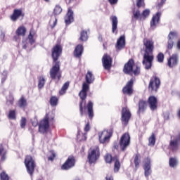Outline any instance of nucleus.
<instances>
[{
	"label": "nucleus",
	"mask_w": 180,
	"mask_h": 180,
	"mask_svg": "<svg viewBox=\"0 0 180 180\" xmlns=\"http://www.w3.org/2000/svg\"><path fill=\"white\" fill-rule=\"evenodd\" d=\"M150 15V11L148 9H146L143 11L141 16H142V20H144L147 16Z\"/></svg>",
	"instance_id": "42"
},
{
	"label": "nucleus",
	"mask_w": 180,
	"mask_h": 180,
	"mask_svg": "<svg viewBox=\"0 0 180 180\" xmlns=\"http://www.w3.org/2000/svg\"><path fill=\"white\" fill-rule=\"evenodd\" d=\"M74 167H75V158L74 156H69L61 168L65 171H68V169H71Z\"/></svg>",
	"instance_id": "11"
},
{
	"label": "nucleus",
	"mask_w": 180,
	"mask_h": 180,
	"mask_svg": "<svg viewBox=\"0 0 180 180\" xmlns=\"http://www.w3.org/2000/svg\"><path fill=\"white\" fill-rule=\"evenodd\" d=\"M158 63H164V53H159L157 56Z\"/></svg>",
	"instance_id": "45"
},
{
	"label": "nucleus",
	"mask_w": 180,
	"mask_h": 180,
	"mask_svg": "<svg viewBox=\"0 0 180 180\" xmlns=\"http://www.w3.org/2000/svg\"><path fill=\"white\" fill-rule=\"evenodd\" d=\"M123 71L124 74H133L134 75H140V67L137 65H134V60L133 59H130L124 66Z\"/></svg>",
	"instance_id": "2"
},
{
	"label": "nucleus",
	"mask_w": 180,
	"mask_h": 180,
	"mask_svg": "<svg viewBox=\"0 0 180 180\" xmlns=\"http://www.w3.org/2000/svg\"><path fill=\"white\" fill-rule=\"evenodd\" d=\"M82 53H84V46L82 44L77 45L74 51L75 57L77 58H81Z\"/></svg>",
	"instance_id": "22"
},
{
	"label": "nucleus",
	"mask_w": 180,
	"mask_h": 180,
	"mask_svg": "<svg viewBox=\"0 0 180 180\" xmlns=\"http://www.w3.org/2000/svg\"><path fill=\"white\" fill-rule=\"evenodd\" d=\"M10 120H16V110H11L8 115Z\"/></svg>",
	"instance_id": "32"
},
{
	"label": "nucleus",
	"mask_w": 180,
	"mask_h": 180,
	"mask_svg": "<svg viewBox=\"0 0 180 180\" xmlns=\"http://www.w3.org/2000/svg\"><path fill=\"white\" fill-rule=\"evenodd\" d=\"M143 169L146 178H148V176L153 174V171L151 170V159H150V158H147L145 160Z\"/></svg>",
	"instance_id": "12"
},
{
	"label": "nucleus",
	"mask_w": 180,
	"mask_h": 180,
	"mask_svg": "<svg viewBox=\"0 0 180 180\" xmlns=\"http://www.w3.org/2000/svg\"><path fill=\"white\" fill-rule=\"evenodd\" d=\"M51 156H49L48 158V160L49 161H53V160H54V158H56V153H54L53 151H51Z\"/></svg>",
	"instance_id": "53"
},
{
	"label": "nucleus",
	"mask_w": 180,
	"mask_h": 180,
	"mask_svg": "<svg viewBox=\"0 0 180 180\" xmlns=\"http://www.w3.org/2000/svg\"><path fill=\"white\" fill-rule=\"evenodd\" d=\"M112 23H117V17L116 16H112L110 18Z\"/></svg>",
	"instance_id": "54"
},
{
	"label": "nucleus",
	"mask_w": 180,
	"mask_h": 180,
	"mask_svg": "<svg viewBox=\"0 0 180 180\" xmlns=\"http://www.w3.org/2000/svg\"><path fill=\"white\" fill-rule=\"evenodd\" d=\"M160 16H161V13H157L155 15H153L152 18L153 23H158V22H160Z\"/></svg>",
	"instance_id": "38"
},
{
	"label": "nucleus",
	"mask_w": 180,
	"mask_h": 180,
	"mask_svg": "<svg viewBox=\"0 0 180 180\" xmlns=\"http://www.w3.org/2000/svg\"><path fill=\"white\" fill-rule=\"evenodd\" d=\"M85 79L86 84H93L94 81H95V76H94L92 72L89 70L86 75Z\"/></svg>",
	"instance_id": "25"
},
{
	"label": "nucleus",
	"mask_w": 180,
	"mask_h": 180,
	"mask_svg": "<svg viewBox=\"0 0 180 180\" xmlns=\"http://www.w3.org/2000/svg\"><path fill=\"white\" fill-rule=\"evenodd\" d=\"M5 152V149H4V146H2V144H0V155L1 154H4Z\"/></svg>",
	"instance_id": "55"
},
{
	"label": "nucleus",
	"mask_w": 180,
	"mask_h": 180,
	"mask_svg": "<svg viewBox=\"0 0 180 180\" xmlns=\"http://www.w3.org/2000/svg\"><path fill=\"white\" fill-rule=\"evenodd\" d=\"M105 179L106 180H113V176L108 175V176H106Z\"/></svg>",
	"instance_id": "62"
},
{
	"label": "nucleus",
	"mask_w": 180,
	"mask_h": 180,
	"mask_svg": "<svg viewBox=\"0 0 180 180\" xmlns=\"http://www.w3.org/2000/svg\"><path fill=\"white\" fill-rule=\"evenodd\" d=\"M102 61L105 70H110L112 67V58L108 55H104Z\"/></svg>",
	"instance_id": "18"
},
{
	"label": "nucleus",
	"mask_w": 180,
	"mask_h": 180,
	"mask_svg": "<svg viewBox=\"0 0 180 180\" xmlns=\"http://www.w3.org/2000/svg\"><path fill=\"white\" fill-rule=\"evenodd\" d=\"M18 105L22 109H25V108L27 106V101L25 99V97L22 96L19 99Z\"/></svg>",
	"instance_id": "29"
},
{
	"label": "nucleus",
	"mask_w": 180,
	"mask_h": 180,
	"mask_svg": "<svg viewBox=\"0 0 180 180\" xmlns=\"http://www.w3.org/2000/svg\"><path fill=\"white\" fill-rule=\"evenodd\" d=\"M46 84V79L43 76L39 77V83H38V88L39 89H41L43 86H44Z\"/></svg>",
	"instance_id": "35"
},
{
	"label": "nucleus",
	"mask_w": 180,
	"mask_h": 180,
	"mask_svg": "<svg viewBox=\"0 0 180 180\" xmlns=\"http://www.w3.org/2000/svg\"><path fill=\"white\" fill-rule=\"evenodd\" d=\"M131 117V114L130 111L127 108H123L122 110V120L125 122V124L129 123V120H130V117Z\"/></svg>",
	"instance_id": "17"
},
{
	"label": "nucleus",
	"mask_w": 180,
	"mask_h": 180,
	"mask_svg": "<svg viewBox=\"0 0 180 180\" xmlns=\"http://www.w3.org/2000/svg\"><path fill=\"white\" fill-rule=\"evenodd\" d=\"M15 99L13 98V96L10 95L8 96V97L7 98V105H13V102H14Z\"/></svg>",
	"instance_id": "43"
},
{
	"label": "nucleus",
	"mask_w": 180,
	"mask_h": 180,
	"mask_svg": "<svg viewBox=\"0 0 180 180\" xmlns=\"http://www.w3.org/2000/svg\"><path fill=\"white\" fill-rule=\"evenodd\" d=\"M148 103L150 110H157V108L158 106V101L157 100V97L150 96L148 99Z\"/></svg>",
	"instance_id": "15"
},
{
	"label": "nucleus",
	"mask_w": 180,
	"mask_h": 180,
	"mask_svg": "<svg viewBox=\"0 0 180 180\" xmlns=\"http://www.w3.org/2000/svg\"><path fill=\"white\" fill-rule=\"evenodd\" d=\"M130 146V135L127 133L124 134L120 141V147L122 151H125L126 148Z\"/></svg>",
	"instance_id": "10"
},
{
	"label": "nucleus",
	"mask_w": 180,
	"mask_h": 180,
	"mask_svg": "<svg viewBox=\"0 0 180 180\" xmlns=\"http://www.w3.org/2000/svg\"><path fill=\"white\" fill-rule=\"evenodd\" d=\"M160 85L161 81L160 80V78L157 76H153L149 82L148 89L152 92H157L160 89Z\"/></svg>",
	"instance_id": "9"
},
{
	"label": "nucleus",
	"mask_w": 180,
	"mask_h": 180,
	"mask_svg": "<svg viewBox=\"0 0 180 180\" xmlns=\"http://www.w3.org/2000/svg\"><path fill=\"white\" fill-rule=\"evenodd\" d=\"M134 82V79H131L130 81H129L126 86L122 89L123 94L126 95H131L133 94V84Z\"/></svg>",
	"instance_id": "14"
},
{
	"label": "nucleus",
	"mask_w": 180,
	"mask_h": 180,
	"mask_svg": "<svg viewBox=\"0 0 180 180\" xmlns=\"http://www.w3.org/2000/svg\"><path fill=\"white\" fill-rule=\"evenodd\" d=\"M136 6H138V8H141V6H144V0H137Z\"/></svg>",
	"instance_id": "51"
},
{
	"label": "nucleus",
	"mask_w": 180,
	"mask_h": 180,
	"mask_svg": "<svg viewBox=\"0 0 180 180\" xmlns=\"http://www.w3.org/2000/svg\"><path fill=\"white\" fill-rule=\"evenodd\" d=\"M178 37L176 32H170L168 34L167 49L171 50L174 47V40Z\"/></svg>",
	"instance_id": "13"
},
{
	"label": "nucleus",
	"mask_w": 180,
	"mask_h": 180,
	"mask_svg": "<svg viewBox=\"0 0 180 180\" xmlns=\"http://www.w3.org/2000/svg\"><path fill=\"white\" fill-rule=\"evenodd\" d=\"M79 40L82 41H86V40H88V33L86 31H82L81 32Z\"/></svg>",
	"instance_id": "36"
},
{
	"label": "nucleus",
	"mask_w": 180,
	"mask_h": 180,
	"mask_svg": "<svg viewBox=\"0 0 180 180\" xmlns=\"http://www.w3.org/2000/svg\"><path fill=\"white\" fill-rule=\"evenodd\" d=\"M26 123H27L26 117H22L20 120L21 129H25V127H26Z\"/></svg>",
	"instance_id": "48"
},
{
	"label": "nucleus",
	"mask_w": 180,
	"mask_h": 180,
	"mask_svg": "<svg viewBox=\"0 0 180 180\" xmlns=\"http://www.w3.org/2000/svg\"><path fill=\"white\" fill-rule=\"evenodd\" d=\"M178 64V55L174 54L172 55L169 59L167 60V65L170 68H172L175 67Z\"/></svg>",
	"instance_id": "20"
},
{
	"label": "nucleus",
	"mask_w": 180,
	"mask_h": 180,
	"mask_svg": "<svg viewBox=\"0 0 180 180\" xmlns=\"http://www.w3.org/2000/svg\"><path fill=\"white\" fill-rule=\"evenodd\" d=\"M0 37H1V40H4V39H5V33L1 32Z\"/></svg>",
	"instance_id": "63"
},
{
	"label": "nucleus",
	"mask_w": 180,
	"mask_h": 180,
	"mask_svg": "<svg viewBox=\"0 0 180 180\" xmlns=\"http://www.w3.org/2000/svg\"><path fill=\"white\" fill-rule=\"evenodd\" d=\"M113 134V129L104 130L101 132H98V139L101 144H106L112 137Z\"/></svg>",
	"instance_id": "5"
},
{
	"label": "nucleus",
	"mask_w": 180,
	"mask_h": 180,
	"mask_svg": "<svg viewBox=\"0 0 180 180\" xmlns=\"http://www.w3.org/2000/svg\"><path fill=\"white\" fill-rule=\"evenodd\" d=\"M82 91H83V92H88V91H89V84L86 82L83 83Z\"/></svg>",
	"instance_id": "46"
},
{
	"label": "nucleus",
	"mask_w": 180,
	"mask_h": 180,
	"mask_svg": "<svg viewBox=\"0 0 180 180\" xmlns=\"http://www.w3.org/2000/svg\"><path fill=\"white\" fill-rule=\"evenodd\" d=\"M177 47H178L179 50H180V40H179L177 42Z\"/></svg>",
	"instance_id": "64"
},
{
	"label": "nucleus",
	"mask_w": 180,
	"mask_h": 180,
	"mask_svg": "<svg viewBox=\"0 0 180 180\" xmlns=\"http://www.w3.org/2000/svg\"><path fill=\"white\" fill-rule=\"evenodd\" d=\"M126 44V39L124 36H121L117 41V44L115 46L117 50H122L124 49V46Z\"/></svg>",
	"instance_id": "21"
},
{
	"label": "nucleus",
	"mask_w": 180,
	"mask_h": 180,
	"mask_svg": "<svg viewBox=\"0 0 180 180\" xmlns=\"http://www.w3.org/2000/svg\"><path fill=\"white\" fill-rule=\"evenodd\" d=\"M35 34H36V32H34V30L32 28L28 35V41L30 44H33L34 41H36V40H34V38Z\"/></svg>",
	"instance_id": "27"
},
{
	"label": "nucleus",
	"mask_w": 180,
	"mask_h": 180,
	"mask_svg": "<svg viewBox=\"0 0 180 180\" xmlns=\"http://www.w3.org/2000/svg\"><path fill=\"white\" fill-rule=\"evenodd\" d=\"M105 161L107 164H110V162H112V155L107 154L105 156Z\"/></svg>",
	"instance_id": "49"
},
{
	"label": "nucleus",
	"mask_w": 180,
	"mask_h": 180,
	"mask_svg": "<svg viewBox=\"0 0 180 180\" xmlns=\"http://www.w3.org/2000/svg\"><path fill=\"white\" fill-rule=\"evenodd\" d=\"M63 12V8L60 6H56L53 10L54 15H60Z\"/></svg>",
	"instance_id": "41"
},
{
	"label": "nucleus",
	"mask_w": 180,
	"mask_h": 180,
	"mask_svg": "<svg viewBox=\"0 0 180 180\" xmlns=\"http://www.w3.org/2000/svg\"><path fill=\"white\" fill-rule=\"evenodd\" d=\"M143 46L145 47L142 64L145 70H151L153 61H154V41L148 39H143Z\"/></svg>",
	"instance_id": "1"
},
{
	"label": "nucleus",
	"mask_w": 180,
	"mask_h": 180,
	"mask_svg": "<svg viewBox=\"0 0 180 180\" xmlns=\"http://www.w3.org/2000/svg\"><path fill=\"white\" fill-rule=\"evenodd\" d=\"M148 146H155V134H152V135L148 139Z\"/></svg>",
	"instance_id": "37"
},
{
	"label": "nucleus",
	"mask_w": 180,
	"mask_h": 180,
	"mask_svg": "<svg viewBox=\"0 0 180 180\" xmlns=\"http://www.w3.org/2000/svg\"><path fill=\"white\" fill-rule=\"evenodd\" d=\"M70 88V82H66L62 86L60 91H59L60 95H64L67 92V89Z\"/></svg>",
	"instance_id": "30"
},
{
	"label": "nucleus",
	"mask_w": 180,
	"mask_h": 180,
	"mask_svg": "<svg viewBox=\"0 0 180 180\" xmlns=\"http://www.w3.org/2000/svg\"><path fill=\"white\" fill-rule=\"evenodd\" d=\"M31 123L34 127H37V126L39 124L37 117H34V118L31 119Z\"/></svg>",
	"instance_id": "47"
},
{
	"label": "nucleus",
	"mask_w": 180,
	"mask_h": 180,
	"mask_svg": "<svg viewBox=\"0 0 180 180\" xmlns=\"http://www.w3.org/2000/svg\"><path fill=\"white\" fill-rule=\"evenodd\" d=\"M146 109H147V101L144 100H139V110L138 113H144L146 112Z\"/></svg>",
	"instance_id": "23"
},
{
	"label": "nucleus",
	"mask_w": 180,
	"mask_h": 180,
	"mask_svg": "<svg viewBox=\"0 0 180 180\" xmlns=\"http://www.w3.org/2000/svg\"><path fill=\"white\" fill-rule=\"evenodd\" d=\"M120 169V162L116 159L114 165V172H119Z\"/></svg>",
	"instance_id": "40"
},
{
	"label": "nucleus",
	"mask_w": 180,
	"mask_h": 180,
	"mask_svg": "<svg viewBox=\"0 0 180 180\" xmlns=\"http://www.w3.org/2000/svg\"><path fill=\"white\" fill-rule=\"evenodd\" d=\"M6 78H8V76L6 75V72H3L2 77H1V84H4L5 81H6Z\"/></svg>",
	"instance_id": "52"
},
{
	"label": "nucleus",
	"mask_w": 180,
	"mask_h": 180,
	"mask_svg": "<svg viewBox=\"0 0 180 180\" xmlns=\"http://www.w3.org/2000/svg\"><path fill=\"white\" fill-rule=\"evenodd\" d=\"M88 95V92L83 91L82 90L79 92V96L82 99V101L79 103V110L81 116H84V108L82 107V104L85 103V99H86V96Z\"/></svg>",
	"instance_id": "16"
},
{
	"label": "nucleus",
	"mask_w": 180,
	"mask_h": 180,
	"mask_svg": "<svg viewBox=\"0 0 180 180\" xmlns=\"http://www.w3.org/2000/svg\"><path fill=\"white\" fill-rule=\"evenodd\" d=\"M118 1L119 0H108V2L110 4V5H116Z\"/></svg>",
	"instance_id": "57"
},
{
	"label": "nucleus",
	"mask_w": 180,
	"mask_h": 180,
	"mask_svg": "<svg viewBox=\"0 0 180 180\" xmlns=\"http://www.w3.org/2000/svg\"><path fill=\"white\" fill-rule=\"evenodd\" d=\"M112 32L116 34L117 33V23H112Z\"/></svg>",
	"instance_id": "50"
},
{
	"label": "nucleus",
	"mask_w": 180,
	"mask_h": 180,
	"mask_svg": "<svg viewBox=\"0 0 180 180\" xmlns=\"http://www.w3.org/2000/svg\"><path fill=\"white\" fill-rule=\"evenodd\" d=\"M132 18L133 19H136V20H143V15L140 13V10H134Z\"/></svg>",
	"instance_id": "28"
},
{
	"label": "nucleus",
	"mask_w": 180,
	"mask_h": 180,
	"mask_svg": "<svg viewBox=\"0 0 180 180\" xmlns=\"http://www.w3.org/2000/svg\"><path fill=\"white\" fill-rule=\"evenodd\" d=\"M165 1L167 0H161V2L158 5V8H162V5L165 4Z\"/></svg>",
	"instance_id": "60"
},
{
	"label": "nucleus",
	"mask_w": 180,
	"mask_h": 180,
	"mask_svg": "<svg viewBox=\"0 0 180 180\" xmlns=\"http://www.w3.org/2000/svg\"><path fill=\"white\" fill-rule=\"evenodd\" d=\"M87 110L89 119L94 117V103L89 101L87 104Z\"/></svg>",
	"instance_id": "26"
},
{
	"label": "nucleus",
	"mask_w": 180,
	"mask_h": 180,
	"mask_svg": "<svg viewBox=\"0 0 180 180\" xmlns=\"http://www.w3.org/2000/svg\"><path fill=\"white\" fill-rule=\"evenodd\" d=\"M99 157H101V151L98 146L94 149H90V151L88 153V160L90 164L96 162L97 160H99Z\"/></svg>",
	"instance_id": "7"
},
{
	"label": "nucleus",
	"mask_w": 180,
	"mask_h": 180,
	"mask_svg": "<svg viewBox=\"0 0 180 180\" xmlns=\"http://www.w3.org/2000/svg\"><path fill=\"white\" fill-rule=\"evenodd\" d=\"M1 161H5V159L6 158V152L1 154Z\"/></svg>",
	"instance_id": "59"
},
{
	"label": "nucleus",
	"mask_w": 180,
	"mask_h": 180,
	"mask_svg": "<svg viewBox=\"0 0 180 180\" xmlns=\"http://www.w3.org/2000/svg\"><path fill=\"white\" fill-rule=\"evenodd\" d=\"M91 129V127H89V123H87L84 127V131L87 132L89 131Z\"/></svg>",
	"instance_id": "56"
},
{
	"label": "nucleus",
	"mask_w": 180,
	"mask_h": 180,
	"mask_svg": "<svg viewBox=\"0 0 180 180\" xmlns=\"http://www.w3.org/2000/svg\"><path fill=\"white\" fill-rule=\"evenodd\" d=\"M61 54H63V47L60 44H56L51 50L53 63H60L58 58L61 57Z\"/></svg>",
	"instance_id": "8"
},
{
	"label": "nucleus",
	"mask_w": 180,
	"mask_h": 180,
	"mask_svg": "<svg viewBox=\"0 0 180 180\" xmlns=\"http://www.w3.org/2000/svg\"><path fill=\"white\" fill-rule=\"evenodd\" d=\"M51 23H57V18L56 16L51 17Z\"/></svg>",
	"instance_id": "58"
},
{
	"label": "nucleus",
	"mask_w": 180,
	"mask_h": 180,
	"mask_svg": "<svg viewBox=\"0 0 180 180\" xmlns=\"http://www.w3.org/2000/svg\"><path fill=\"white\" fill-rule=\"evenodd\" d=\"M157 27V24L156 23H151L150 24V28L154 30V29H155V27Z\"/></svg>",
	"instance_id": "61"
},
{
	"label": "nucleus",
	"mask_w": 180,
	"mask_h": 180,
	"mask_svg": "<svg viewBox=\"0 0 180 180\" xmlns=\"http://www.w3.org/2000/svg\"><path fill=\"white\" fill-rule=\"evenodd\" d=\"M65 23H72V22H74V12L72 10H68V12L65 17Z\"/></svg>",
	"instance_id": "24"
},
{
	"label": "nucleus",
	"mask_w": 180,
	"mask_h": 180,
	"mask_svg": "<svg viewBox=\"0 0 180 180\" xmlns=\"http://www.w3.org/2000/svg\"><path fill=\"white\" fill-rule=\"evenodd\" d=\"M169 165L170 168H174V167L178 165V160L175 158H170L169 160Z\"/></svg>",
	"instance_id": "31"
},
{
	"label": "nucleus",
	"mask_w": 180,
	"mask_h": 180,
	"mask_svg": "<svg viewBox=\"0 0 180 180\" xmlns=\"http://www.w3.org/2000/svg\"><path fill=\"white\" fill-rule=\"evenodd\" d=\"M57 103H58V99L56 96H52L50 99V105L51 106H57Z\"/></svg>",
	"instance_id": "39"
},
{
	"label": "nucleus",
	"mask_w": 180,
	"mask_h": 180,
	"mask_svg": "<svg viewBox=\"0 0 180 180\" xmlns=\"http://www.w3.org/2000/svg\"><path fill=\"white\" fill-rule=\"evenodd\" d=\"M25 165L27 168V172L30 174V176H33L34 172V168H36V162L32 156L27 155L25 159Z\"/></svg>",
	"instance_id": "4"
},
{
	"label": "nucleus",
	"mask_w": 180,
	"mask_h": 180,
	"mask_svg": "<svg viewBox=\"0 0 180 180\" xmlns=\"http://www.w3.org/2000/svg\"><path fill=\"white\" fill-rule=\"evenodd\" d=\"M61 63L60 62H53V67L50 69L49 75L51 79H58L60 81L61 78V72L60 71V66Z\"/></svg>",
	"instance_id": "3"
},
{
	"label": "nucleus",
	"mask_w": 180,
	"mask_h": 180,
	"mask_svg": "<svg viewBox=\"0 0 180 180\" xmlns=\"http://www.w3.org/2000/svg\"><path fill=\"white\" fill-rule=\"evenodd\" d=\"M49 114H46L44 119L39 122V132L41 134H46L49 131L50 128V122H49Z\"/></svg>",
	"instance_id": "6"
},
{
	"label": "nucleus",
	"mask_w": 180,
	"mask_h": 180,
	"mask_svg": "<svg viewBox=\"0 0 180 180\" xmlns=\"http://www.w3.org/2000/svg\"><path fill=\"white\" fill-rule=\"evenodd\" d=\"M140 154L137 153L135 155L134 162L135 164V168L136 169H139V167H140Z\"/></svg>",
	"instance_id": "34"
},
{
	"label": "nucleus",
	"mask_w": 180,
	"mask_h": 180,
	"mask_svg": "<svg viewBox=\"0 0 180 180\" xmlns=\"http://www.w3.org/2000/svg\"><path fill=\"white\" fill-rule=\"evenodd\" d=\"M23 16H25V13L22 12V10L15 9L13 15L11 16V19L15 22L17 19H19V18H23Z\"/></svg>",
	"instance_id": "19"
},
{
	"label": "nucleus",
	"mask_w": 180,
	"mask_h": 180,
	"mask_svg": "<svg viewBox=\"0 0 180 180\" xmlns=\"http://www.w3.org/2000/svg\"><path fill=\"white\" fill-rule=\"evenodd\" d=\"M0 178L1 180H9V176L5 172L1 173Z\"/></svg>",
	"instance_id": "44"
},
{
	"label": "nucleus",
	"mask_w": 180,
	"mask_h": 180,
	"mask_svg": "<svg viewBox=\"0 0 180 180\" xmlns=\"http://www.w3.org/2000/svg\"><path fill=\"white\" fill-rule=\"evenodd\" d=\"M18 36H25L26 34V28L25 27H20L16 30Z\"/></svg>",
	"instance_id": "33"
}]
</instances>
